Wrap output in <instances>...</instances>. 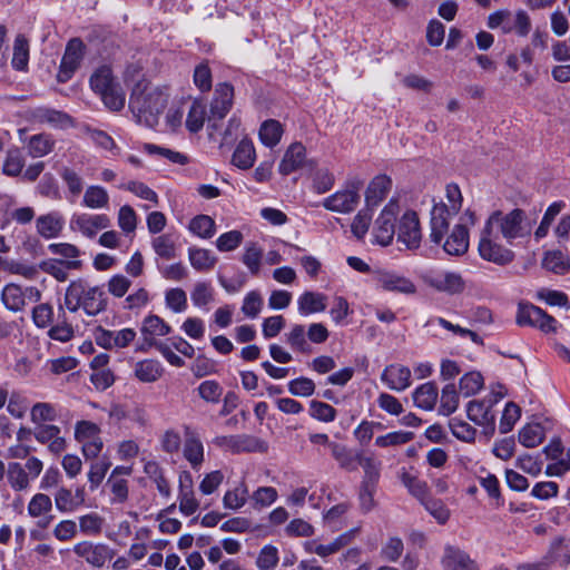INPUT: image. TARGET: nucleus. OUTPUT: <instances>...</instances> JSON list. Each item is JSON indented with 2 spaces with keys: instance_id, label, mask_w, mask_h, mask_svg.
Segmentation results:
<instances>
[{
  "instance_id": "nucleus-1",
  "label": "nucleus",
  "mask_w": 570,
  "mask_h": 570,
  "mask_svg": "<svg viewBox=\"0 0 570 570\" xmlns=\"http://www.w3.org/2000/svg\"><path fill=\"white\" fill-rule=\"evenodd\" d=\"M65 306L71 313L82 309L87 315L96 316L107 306L104 288L91 286L81 279L73 281L67 287Z\"/></svg>"
},
{
  "instance_id": "nucleus-2",
  "label": "nucleus",
  "mask_w": 570,
  "mask_h": 570,
  "mask_svg": "<svg viewBox=\"0 0 570 570\" xmlns=\"http://www.w3.org/2000/svg\"><path fill=\"white\" fill-rule=\"evenodd\" d=\"M445 197L449 203L448 205L444 203L436 204L431 210L429 238L434 244L442 242L449 230L450 218L455 216L462 207L463 198L456 184L446 185Z\"/></svg>"
},
{
  "instance_id": "nucleus-3",
  "label": "nucleus",
  "mask_w": 570,
  "mask_h": 570,
  "mask_svg": "<svg viewBox=\"0 0 570 570\" xmlns=\"http://www.w3.org/2000/svg\"><path fill=\"white\" fill-rule=\"evenodd\" d=\"M484 227L500 233L510 244L517 238L529 236L532 230L531 222L520 208H514L509 213L493 212L487 219Z\"/></svg>"
},
{
  "instance_id": "nucleus-4",
  "label": "nucleus",
  "mask_w": 570,
  "mask_h": 570,
  "mask_svg": "<svg viewBox=\"0 0 570 570\" xmlns=\"http://www.w3.org/2000/svg\"><path fill=\"white\" fill-rule=\"evenodd\" d=\"M89 86L106 107H125L126 95L110 63H101L94 69Z\"/></svg>"
},
{
  "instance_id": "nucleus-5",
  "label": "nucleus",
  "mask_w": 570,
  "mask_h": 570,
  "mask_svg": "<svg viewBox=\"0 0 570 570\" xmlns=\"http://www.w3.org/2000/svg\"><path fill=\"white\" fill-rule=\"evenodd\" d=\"M503 397L501 393H491L483 400H472L466 404V415L476 425L484 428V433L493 435L495 425V414L492 406Z\"/></svg>"
},
{
  "instance_id": "nucleus-6",
  "label": "nucleus",
  "mask_w": 570,
  "mask_h": 570,
  "mask_svg": "<svg viewBox=\"0 0 570 570\" xmlns=\"http://www.w3.org/2000/svg\"><path fill=\"white\" fill-rule=\"evenodd\" d=\"M157 255L156 263L161 274L169 279L178 278V265L170 262L176 258L177 240L173 235H160L153 240Z\"/></svg>"
},
{
  "instance_id": "nucleus-7",
  "label": "nucleus",
  "mask_w": 570,
  "mask_h": 570,
  "mask_svg": "<svg viewBox=\"0 0 570 570\" xmlns=\"http://www.w3.org/2000/svg\"><path fill=\"white\" fill-rule=\"evenodd\" d=\"M72 551L94 569L105 568L116 556V551L108 544L89 540L76 543Z\"/></svg>"
},
{
  "instance_id": "nucleus-8",
  "label": "nucleus",
  "mask_w": 570,
  "mask_h": 570,
  "mask_svg": "<svg viewBox=\"0 0 570 570\" xmlns=\"http://www.w3.org/2000/svg\"><path fill=\"white\" fill-rule=\"evenodd\" d=\"M41 299V292L36 286L21 287L17 284H7L1 291V301L7 309L18 313L24 309L28 303Z\"/></svg>"
},
{
  "instance_id": "nucleus-9",
  "label": "nucleus",
  "mask_w": 570,
  "mask_h": 570,
  "mask_svg": "<svg viewBox=\"0 0 570 570\" xmlns=\"http://www.w3.org/2000/svg\"><path fill=\"white\" fill-rule=\"evenodd\" d=\"M400 207L396 199L392 198L382 209L373 227L374 243L381 246H389L395 235V219Z\"/></svg>"
},
{
  "instance_id": "nucleus-10",
  "label": "nucleus",
  "mask_w": 570,
  "mask_h": 570,
  "mask_svg": "<svg viewBox=\"0 0 570 570\" xmlns=\"http://www.w3.org/2000/svg\"><path fill=\"white\" fill-rule=\"evenodd\" d=\"M213 444L232 453L267 451L265 441L248 434L217 435L213 439Z\"/></svg>"
},
{
  "instance_id": "nucleus-11",
  "label": "nucleus",
  "mask_w": 570,
  "mask_h": 570,
  "mask_svg": "<svg viewBox=\"0 0 570 570\" xmlns=\"http://www.w3.org/2000/svg\"><path fill=\"white\" fill-rule=\"evenodd\" d=\"M499 235L495 230L483 227L479 242L480 256L489 262L505 265L513 259V253L498 243Z\"/></svg>"
},
{
  "instance_id": "nucleus-12",
  "label": "nucleus",
  "mask_w": 570,
  "mask_h": 570,
  "mask_svg": "<svg viewBox=\"0 0 570 570\" xmlns=\"http://www.w3.org/2000/svg\"><path fill=\"white\" fill-rule=\"evenodd\" d=\"M85 49L86 46L79 38H72L68 41L57 73L59 82L71 79L85 57Z\"/></svg>"
},
{
  "instance_id": "nucleus-13",
  "label": "nucleus",
  "mask_w": 570,
  "mask_h": 570,
  "mask_svg": "<svg viewBox=\"0 0 570 570\" xmlns=\"http://www.w3.org/2000/svg\"><path fill=\"white\" fill-rule=\"evenodd\" d=\"M111 220L106 214H73L69 222L72 232H78L87 238H94L104 229L110 227Z\"/></svg>"
},
{
  "instance_id": "nucleus-14",
  "label": "nucleus",
  "mask_w": 570,
  "mask_h": 570,
  "mask_svg": "<svg viewBox=\"0 0 570 570\" xmlns=\"http://www.w3.org/2000/svg\"><path fill=\"white\" fill-rule=\"evenodd\" d=\"M168 102V94L159 87H153L147 80L134 85L130 104L144 107H164Z\"/></svg>"
},
{
  "instance_id": "nucleus-15",
  "label": "nucleus",
  "mask_w": 570,
  "mask_h": 570,
  "mask_svg": "<svg viewBox=\"0 0 570 570\" xmlns=\"http://www.w3.org/2000/svg\"><path fill=\"white\" fill-rule=\"evenodd\" d=\"M517 323L521 326L529 325L538 327L549 333L556 331L557 321L538 306L521 304L517 314Z\"/></svg>"
},
{
  "instance_id": "nucleus-16",
  "label": "nucleus",
  "mask_w": 570,
  "mask_h": 570,
  "mask_svg": "<svg viewBox=\"0 0 570 570\" xmlns=\"http://www.w3.org/2000/svg\"><path fill=\"white\" fill-rule=\"evenodd\" d=\"M421 239L422 233L416 213L405 212L399 223L397 240L403 243L407 249H416L420 247Z\"/></svg>"
},
{
  "instance_id": "nucleus-17",
  "label": "nucleus",
  "mask_w": 570,
  "mask_h": 570,
  "mask_svg": "<svg viewBox=\"0 0 570 570\" xmlns=\"http://www.w3.org/2000/svg\"><path fill=\"white\" fill-rule=\"evenodd\" d=\"M360 203V194L356 188L337 190L326 197L322 205L331 212L348 214L352 213Z\"/></svg>"
},
{
  "instance_id": "nucleus-18",
  "label": "nucleus",
  "mask_w": 570,
  "mask_h": 570,
  "mask_svg": "<svg viewBox=\"0 0 570 570\" xmlns=\"http://www.w3.org/2000/svg\"><path fill=\"white\" fill-rule=\"evenodd\" d=\"M183 454L194 470L200 469L204 462V444L197 429L185 426Z\"/></svg>"
},
{
  "instance_id": "nucleus-19",
  "label": "nucleus",
  "mask_w": 570,
  "mask_h": 570,
  "mask_svg": "<svg viewBox=\"0 0 570 570\" xmlns=\"http://www.w3.org/2000/svg\"><path fill=\"white\" fill-rule=\"evenodd\" d=\"M376 282L382 289L387 292L401 294H414L416 292V286L411 279L393 271L377 272Z\"/></svg>"
},
{
  "instance_id": "nucleus-20",
  "label": "nucleus",
  "mask_w": 570,
  "mask_h": 570,
  "mask_svg": "<svg viewBox=\"0 0 570 570\" xmlns=\"http://www.w3.org/2000/svg\"><path fill=\"white\" fill-rule=\"evenodd\" d=\"M306 165H312L306 158V148L301 142H293L286 149L279 166L278 171L287 176L298 169L304 168Z\"/></svg>"
},
{
  "instance_id": "nucleus-21",
  "label": "nucleus",
  "mask_w": 570,
  "mask_h": 570,
  "mask_svg": "<svg viewBox=\"0 0 570 570\" xmlns=\"http://www.w3.org/2000/svg\"><path fill=\"white\" fill-rule=\"evenodd\" d=\"M381 381L390 390L402 392L411 385V370L402 364H390L383 370Z\"/></svg>"
},
{
  "instance_id": "nucleus-22",
  "label": "nucleus",
  "mask_w": 570,
  "mask_h": 570,
  "mask_svg": "<svg viewBox=\"0 0 570 570\" xmlns=\"http://www.w3.org/2000/svg\"><path fill=\"white\" fill-rule=\"evenodd\" d=\"M65 227V217L58 210L40 215L36 219V230L45 239L58 237Z\"/></svg>"
},
{
  "instance_id": "nucleus-23",
  "label": "nucleus",
  "mask_w": 570,
  "mask_h": 570,
  "mask_svg": "<svg viewBox=\"0 0 570 570\" xmlns=\"http://www.w3.org/2000/svg\"><path fill=\"white\" fill-rule=\"evenodd\" d=\"M391 188L392 180L389 176H375L365 191V206L367 209L374 210L386 198Z\"/></svg>"
},
{
  "instance_id": "nucleus-24",
  "label": "nucleus",
  "mask_w": 570,
  "mask_h": 570,
  "mask_svg": "<svg viewBox=\"0 0 570 570\" xmlns=\"http://www.w3.org/2000/svg\"><path fill=\"white\" fill-rule=\"evenodd\" d=\"M442 562L446 570H479L468 553L453 546L445 547Z\"/></svg>"
},
{
  "instance_id": "nucleus-25",
  "label": "nucleus",
  "mask_w": 570,
  "mask_h": 570,
  "mask_svg": "<svg viewBox=\"0 0 570 570\" xmlns=\"http://www.w3.org/2000/svg\"><path fill=\"white\" fill-rule=\"evenodd\" d=\"M327 306V296L323 293L306 291L297 298V309L302 316L324 312Z\"/></svg>"
},
{
  "instance_id": "nucleus-26",
  "label": "nucleus",
  "mask_w": 570,
  "mask_h": 570,
  "mask_svg": "<svg viewBox=\"0 0 570 570\" xmlns=\"http://www.w3.org/2000/svg\"><path fill=\"white\" fill-rule=\"evenodd\" d=\"M430 286L449 294H458L464 289L462 276L454 272L439 273L429 279Z\"/></svg>"
},
{
  "instance_id": "nucleus-27",
  "label": "nucleus",
  "mask_w": 570,
  "mask_h": 570,
  "mask_svg": "<svg viewBox=\"0 0 570 570\" xmlns=\"http://www.w3.org/2000/svg\"><path fill=\"white\" fill-rule=\"evenodd\" d=\"M543 559L548 561L549 569L552 564L567 568L570 564V538H558L552 541Z\"/></svg>"
},
{
  "instance_id": "nucleus-28",
  "label": "nucleus",
  "mask_w": 570,
  "mask_h": 570,
  "mask_svg": "<svg viewBox=\"0 0 570 570\" xmlns=\"http://www.w3.org/2000/svg\"><path fill=\"white\" fill-rule=\"evenodd\" d=\"M469 248V232L463 224L453 227L451 234L443 244V249L449 255H463Z\"/></svg>"
},
{
  "instance_id": "nucleus-29",
  "label": "nucleus",
  "mask_w": 570,
  "mask_h": 570,
  "mask_svg": "<svg viewBox=\"0 0 570 570\" xmlns=\"http://www.w3.org/2000/svg\"><path fill=\"white\" fill-rule=\"evenodd\" d=\"M164 374V367L157 360L146 358L135 363L134 376L141 383H154Z\"/></svg>"
},
{
  "instance_id": "nucleus-30",
  "label": "nucleus",
  "mask_w": 570,
  "mask_h": 570,
  "mask_svg": "<svg viewBox=\"0 0 570 570\" xmlns=\"http://www.w3.org/2000/svg\"><path fill=\"white\" fill-rule=\"evenodd\" d=\"M412 397L416 407L431 411L438 402V386L434 382L423 383L413 391Z\"/></svg>"
},
{
  "instance_id": "nucleus-31",
  "label": "nucleus",
  "mask_w": 570,
  "mask_h": 570,
  "mask_svg": "<svg viewBox=\"0 0 570 570\" xmlns=\"http://www.w3.org/2000/svg\"><path fill=\"white\" fill-rule=\"evenodd\" d=\"M357 532V529L350 530L345 533H342L337 538H335L332 542L328 544H317L314 546L313 543L306 544V550L311 553H315L322 558H325L327 556L334 554L338 552L342 548L347 546L353 538L355 537Z\"/></svg>"
},
{
  "instance_id": "nucleus-32",
  "label": "nucleus",
  "mask_w": 570,
  "mask_h": 570,
  "mask_svg": "<svg viewBox=\"0 0 570 570\" xmlns=\"http://www.w3.org/2000/svg\"><path fill=\"white\" fill-rule=\"evenodd\" d=\"M249 499L248 488L244 480L234 484L223 497V507L226 510L237 511L247 503Z\"/></svg>"
},
{
  "instance_id": "nucleus-33",
  "label": "nucleus",
  "mask_w": 570,
  "mask_h": 570,
  "mask_svg": "<svg viewBox=\"0 0 570 570\" xmlns=\"http://www.w3.org/2000/svg\"><path fill=\"white\" fill-rule=\"evenodd\" d=\"M255 159L256 151L253 141L246 138L242 139L232 156V164L245 170L254 165Z\"/></svg>"
},
{
  "instance_id": "nucleus-34",
  "label": "nucleus",
  "mask_w": 570,
  "mask_h": 570,
  "mask_svg": "<svg viewBox=\"0 0 570 570\" xmlns=\"http://www.w3.org/2000/svg\"><path fill=\"white\" fill-rule=\"evenodd\" d=\"M12 50V68L18 71H26L28 69L30 45L24 35L19 33L16 36Z\"/></svg>"
},
{
  "instance_id": "nucleus-35",
  "label": "nucleus",
  "mask_w": 570,
  "mask_h": 570,
  "mask_svg": "<svg viewBox=\"0 0 570 570\" xmlns=\"http://www.w3.org/2000/svg\"><path fill=\"white\" fill-rule=\"evenodd\" d=\"M400 480L407 489L409 493L422 502L430 495V489L425 481L419 479L415 474L410 473L405 469L400 472Z\"/></svg>"
},
{
  "instance_id": "nucleus-36",
  "label": "nucleus",
  "mask_w": 570,
  "mask_h": 570,
  "mask_svg": "<svg viewBox=\"0 0 570 570\" xmlns=\"http://www.w3.org/2000/svg\"><path fill=\"white\" fill-rule=\"evenodd\" d=\"M81 205L90 209L107 208L109 194L102 186L91 185L85 190Z\"/></svg>"
},
{
  "instance_id": "nucleus-37",
  "label": "nucleus",
  "mask_w": 570,
  "mask_h": 570,
  "mask_svg": "<svg viewBox=\"0 0 570 570\" xmlns=\"http://www.w3.org/2000/svg\"><path fill=\"white\" fill-rule=\"evenodd\" d=\"M188 258L190 265L198 272H208L213 269L217 263V258L209 249L195 246L188 248Z\"/></svg>"
},
{
  "instance_id": "nucleus-38",
  "label": "nucleus",
  "mask_w": 570,
  "mask_h": 570,
  "mask_svg": "<svg viewBox=\"0 0 570 570\" xmlns=\"http://www.w3.org/2000/svg\"><path fill=\"white\" fill-rule=\"evenodd\" d=\"M119 470L120 468L116 466L107 480L111 504L125 503L128 500V481L117 476Z\"/></svg>"
},
{
  "instance_id": "nucleus-39",
  "label": "nucleus",
  "mask_w": 570,
  "mask_h": 570,
  "mask_svg": "<svg viewBox=\"0 0 570 570\" xmlns=\"http://www.w3.org/2000/svg\"><path fill=\"white\" fill-rule=\"evenodd\" d=\"M6 475L12 490L26 491L29 489L31 480L23 465L19 462H10Z\"/></svg>"
},
{
  "instance_id": "nucleus-40",
  "label": "nucleus",
  "mask_w": 570,
  "mask_h": 570,
  "mask_svg": "<svg viewBox=\"0 0 570 570\" xmlns=\"http://www.w3.org/2000/svg\"><path fill=\"white\" fill-rule=\"evenodd\" d=\"M39 116L43 122H47L55 129H69L76 126L73 118L60 109H41Z\"/></svg>"
},
{
  "instance_id": "nucleus-41",
  "label": "nucleus",
  "mask_w": 570,
  "mask_h": 570,
  "mask_svg": "<svg viewBox=\"0 0 570 570\" xmlns=\"http://www.w3.org/2000/svg\"><path fill=\"white\" fill-rule=\"evenodd\" d=\"M81 266L80 261H59L52 259L45 262L42 268L45 272L53 276L59 282H65L68 278L69 269H78Z\"/></svg>"
},
{
  "instance_id": "nucleus-42",
  "label": "nucleus",
  "mask_w": 570,
  "mask_h": 570,
  "mask_svg": "<svg viewBox=\"0 0 570 570\" xmlns=\"http://www.w3.org/2000/svg\"><path fill=\"white\" fill-rule=\"evenodd\" d=\"M188 230L203 239L212 238L216 233L215 220L207 215H197L188 224Z\"/></svg>"
},
{
  "instance_id": "nucleus-43",
  "label": "nucleus",
  "mask_w": 570,
  "mask_h": 570,
  "mask_svg": "<svg viewBox=\"0 0 570 570\" xmlns=\"http://www.w3.org/2000/svg\"><path fill=\"white\" fill-rule=\"evenodd\" d=\"M286 343L299 353L308 354L312 352V347L306 340L305 327L301 324H295L291 330L285 333Z\"/></svg>"
},
{
  "instance_id": "nucleus-44",
  "label": "nucleus",
  "mask_w": 570,
  "mask_h": 570,
  "mask_svg": "<svg viewBox=\"0 0 570 570\" xmlns=\"http://www.w3.org/2000/svg\"><path fill=\"white\" fill-rule=\"evenodd\" d=\"M53 147L55 140L45 134L31 136L27 144L28 154L32 158H41L47 156L52 151Z\"/></svg>"
},
{
  "instance_id": "nucleus-45",
  "label": "nucleus",
  "mask_w": 570,
  "mask_h": 570,
  "mask_svg": "<svg viewBox=\"0 0 570 570\" xmlns=\"http://www.w3.org/2000/svg\"><path fill=\"white\" fill-rule=\"evenodd\" d=\"M141 334L146 340L155 336H165L170 333V326L164 322L157 315H148L144 318L141 328Z\"/></svg>"
},
{
  "instance_id": "nucleus-46",
  "label": "nucleus",
  "mask_w": 570,
  "mask_h": 570,
  "mask_svg": "<svg viewBox=\"0 0 570 570\" xmlns=\"http://www.w3.org/2000/svg\"><path fill=\"white\" fill-rule=\"evenodd\" d=\"M79 530L83 535L97 537L101 533L105 519L97 512H89L78 518Z\"/></svg>"
},
{
  "instance_id": "nucleus-47",
  "label": "nucleus",
  "mask_w": 570,
  "mask_h": 570,
  "mask_svg": "<svg viewBox=\"0 0 570 570\" xmlns=\"http://www.w3.org/2000/svg\"><path fill=\"white\" fill-rule=\"evenodd\" d=\"M262 259V248L255 243L247 244L242 256V263L247 267L252 275L256 276L259 274Z\"/></svg>"
},
{
  "instance_id": "nucleus-48",
  "label": "nucleus",
  "mask_w": 570,
  "mask_h": 570,
  "mask_svg": "<svg viewBox=\"0 0 570 570\" xmlns=\"http://www.w3.org/2000/svg\"><path fill=\"white\" fill-rule=\"evenodd\" d=\"M330 449L340 468L347 471H355L357 469V455H353L344 444L331 443Z\"/></svg>"
},
{
  "instance_id": "nucleus-49",
  "label": "nucleus",
  "mask_w": 570,
  "mask_h": 570,
  "mask_svg": "<svg viewBox=\"0 0 570 570\" xmlns=\"http://www.w3.org/2000/svg\"><path fill=\"white\" fill-rule=\"evenodd\" d=\"M190 299L193 304L199 308L206 307L215 299V289L209 282H198L195 284Z\"/></svg>"
},
{
  "instance_id": "nucleus-50",
  "label": "nucleus",
  "mask_w": 570,
  "mask_h": 570,
  "mask_svg": "<svg viewBox=\"0 0 570 570\" xmlns=\"http://www.w3.org/2000/svg\"><path fill=\"white\" fill-rule=\"evenodd\" d=\"M277 498V490L273 487H259L249 495L252 507L255 510H262L271 507Z\"/></svg>"
},
{
  "instance_id": "nucleus-51",
  "label": "nucleus",
  "mask_w": 570,
  "mask_h": 570,
  "mask_svg": "<svg viewBox=\"0 0 570 570\" xmlns=\"http://www.w3.org/2000/svg\"><path fill=\"white\" fill-rule=\"evenodd\" d=\"M459 394L453 383L446 384L442 389L439 413L445 416L451 415L458 410Z\"/></svg>"
},
{
  "instance_id": "nucleus-52",
  "label": "nucleus",
  "mask_w": 570,
  "mask_h": 570,
  "mask_svg": "<svg viewBox=\"0 0 570 570\" xmlns=\"http://www.w3.org/2000/svg\"><path fill=\"white\" fill-rule=\"evenodd\" d=\"M357 463L364 470L362 484L376 485L380 479L381 463L372 456L357 454Z\"/></svg>"
},
{
  "instance_id": "nucleus-53",
  "label": "nucleus",
  "mask_w": 570,
  "mask_h": 570,
  "mask_svg": "<svg viewBox=\"0 0 570 570\" xmlns=\"http://www.w3.org/2000/svg\"><path fill=\"white\" fill-rule=\"evenodd\" d=\"M282 125L274 119L266 120L259 128V138L267 147L276 146L282 138Z\"/></svg>"
},
{
  "instance_id": "nucleus-54",
  "label": "nucleus",
  "mask_w": 570,
  "mask_h": 570,
  "mask_svg": "<svg viewBox=\"0 0 570 570\" xmlns=\"http://www.w3.org/2000/svg\"><path fill=\"white\" fill-rule=\"evenodd\" d=\"M24 166V157L21 150L17 147L10 148L7 151V156L2 166L4 175L10 177L19 176L22 173Z\"/></svg>"
},
{
  "instance_id": "nucleus-55",
  "label": "nucleus",
  "mask_w": 570,
  "mask_h": 570,
  "mask_svg": "<svg viewBox=\"0 0 570 570\" xmlns=\"http://www.w3.org/2000/svg\"><path fill=\"white\" fill-rule=\"evenodd\" d=\"M56 406L51 403L39 402L36 403L30 411V419L36 425L46 424L57 419Z\"/></svg>"
},
{
  "instance_id": "nucleus-56",
  "label": "nucleus",
  "mask_w": 570,
  "mask_h": 570,
  "mask_svg": "<svg viewBox=\"0 0 570 570\" xmlns=\"http://www.w3.org/2000/svg\"><path fill=\"white\" fill-rule=\"evenodd\" d=\"M543 438L544 432L540 424H527L519 431V442L525 448L538 446Z\"/></svg>"
},
{
  "instance_id": "nucleus-57",
  "label": "nucleus",
  "mask_w": 570,
  "mask_h": 570,
  "mask_svg": "<svg viewBox=\"0 0 570 570\" xmlns=\"http://www.w3.org/2000/svg\"><path fill=\"white\" fill-rule=\"evenodd\" d=\"M487 24L490 29L500 28L504 35L511 33L513 32L512 13L508 9L494 11L488 17Z\"/></svg>"
},
{
  "instance_id": "nucleus-58",
  "label": "nucleus",
  "mask_w": 570,
  "mask_h": 570,
  "mask_svg": "<svg viewBox=\"0 0 570 570\" xmlns=\"http://www.w3.org/2000/svg\"><path fill=\"white\" fill-rule=\"evenodd\" d=\"M483 376L479 372L464 374L459 382L460 392L465 396L476 394L483 387Z\"/></svg>"
},
{
  "instance_id": "nucleus-59",
  "label": "nucleus",
  "mask_w": 570,
  "mask_h": 570,
  "mask_svg": "<svg viewBox=\"0 0 570 570\" xmlns=\"http://www.w3.org/2000/svg\"><path fill=\"white\" fill-rule=\"evenodd\" d=\"M52 509V501L49 495L45 493L35 494L28 503V513L32 518H41L50 513Z\"/></svg>"
},
{
  "instance_id": "nucleus-60",
  "label": "nucleus",
  "mask_w": 570,
  "mask_h": 570,
  "mask_svg": "<svg viewBox=\"0 0 570 570\" xmlns=\"http://www.w3.org/2000/svg\"><path fill=\"white\" fill-rule=\"evenodd\" d=\"M198 395L207 403L216 404L220 401L223 395V386L214 380H207L199 384L197 387Z\"/></svg>"
},
{
  "instance_id": "nucleus-61",
  "label": "nucleus",
  "mask_w": 570,
  "mask_h": 570,
  "mask_svg": "<svg viewBox=\"0 0 570 570\" xmlns=\"http://www.w3.org/2000/svg\"><path fill=\"white\" fill-rule=\"evenodd\" d=\"M55 505L59 512L71 513L78 508L73 499L72 491L66 487H60L53 494Z\"/></svg>"
},
{
  "instance_id": "nucleus-62",
  "label": "nucleus",
  "mask_w": 570,
  "mask_h": 570,
  "mask_svg": "<svg viewBox=\"0 0 570 570\" xmlns=\"http://www.w3.org/2000/svg\"><path fill=\"white\" fill-rule=\"evenodd\" d=\"M421 504L440 524H444L449 520L450 510L441 500L433 499L429 495Z\"/></svg>"
},
{
  "instance_id": "nucleus-63",
  "label": "nucleus",
  "mask_w": 570,
  "mask_h": 570,
  "mask_svg": "<svg viewBox=\"0 0 570 570\" xmlns=\"http://www.w3.org/2000/svg\"><path fill=\"white\" fill-rule=\"evenodd\" d=\"M31 318L36 327L47 328L53 321V307L48 303L38 304L31 311Z\"/></svg>"
},
{
  "instance_id": "nucleus-64",
  "label": "nucleus",
  "mask_w": 570,
  "mask_h": 570,
  "mask_svg": "<svg viewBox=\"0 0 570 570\" xmlns=\"http://www.w3.org/2000/svg\"><path fill=\"white\" fill-rule=\"evenodd\" d=\"M278 550L272 544L264 546L256 559V566L259 570H274L278 563Z\"/></svg>"
}]
</instances>
